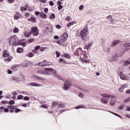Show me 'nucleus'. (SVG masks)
Masks as SVG:
<instances>
[{"mask_svg": "<svg viewBox=\"0 0 130 130\" xmlns=\"http://www.w3.org/2000/svg\"><path fill=\"white\" fill-rule=\"evenodd\" d=\"M78 95L80 98H83V97H84V94L82 93H79Z\"/></svg>", "mask_w": 130, "mask_h": 130, "instance_id": "54", "label": "nucleus"}, {"mask_svg": "<svg viewBox=\"0 0 130 130\" xmlns=\"http://www.w3.org/2000/svg\"><path fill=\"white\" fill-rule=\"evenodd\" d=\"M64 87H63V89L65 90L66 91L69 90L70 89V87L72 86V83L69 80H66L65 81V83H64Z\"/></svg>", "mask_w": 130, "mask_h": 130, "instance_id": "8", "label": "nucleus"}, {"mask_svg": "<svg viewBox=\"0 0 130 130\" xmlns=\"http://www.w3.org/2000/svg\"><path fill=\"white\" fill-rule=\"evenodd\" d=\"M25 37H30V35H32V32L31 31H25L24 33Z\"/></svg>", "mask_w": 130, "mask_h": 130, "instance_id": "18", "label": "nucleus"}, {"mask_svg": "<svg viewBox=\"0 0 130 130\" xmlns=\"http://www.w3.org/2000/svg\"><path fill=\"white\" fill-rule=\"evenodd\" d=\"M22 67H29V64L28 63V62L25 61L22 63Z\"/></svg>", "mask_w": 130, "mask_h": 130, "instance_id": "30", "label": "nucleus"}, {"mask_svg": "<svg viewBox=\"0 0 130 130\" xmlns=\"http://www.w3.org/2000/svg\"><path fill=\"white\" fill-rule=\"evenodd\" d=\"M18 40L19 38L16 36L10 37L9 39V43L10 45H18Z\"/></svg>", "mask_w": 130, "mask_h": 130, "instance_id": "5", "label": "nucleus"}, {"mask_svg": "<svg viewBox=\"0 0 130 130\" xmlns=\"http://www.w3.org/2000/svg\"><path fill=\"white\" fill-rule=\"evenodd\" d=\"M108 99L101 98V101L103 103H104V104H107V103H108Z\"/></svg>", "mask_w": 130, "mask_h": 130, "instance_id": "22", "label": "nucleus"}, {"mask_svg": "<svg viewBox=\"0 0 130 130\" xmlns=\"http://www.w3.org/2000/svg\"><path fill=\"white\" fill-rule=\"evenodd\" d=\"M29 21H30V22H32V23H35V22H36V19L34 17H31L29 19Z\"/></svg>", "mask_w": 130, "mask_h": 130, "instance_id": "33", "label": "nucleus"}, {"mask_svg": "<svg viewBox=\"0 0 130 130\" xmlns=\"http://www.w3.org/2000/svg\"><path fill=\"white\" fill-rule=\"evenodd\" d=\"M22 99H23V95H19L17 96V99H18V100H20Z\"/></svg>", "mask_w": 130, "mask_h": 130, "instance_id": "49", "label": "nucleus"}, {"mask_svg": "<svg viewBox=\"0 0 130 130\" xmlns=\"http://www.w3.org/2000/svg\"><path fill=\"white\" fill-rule=\"evenodd\" d=\"M74 24H77V21H74L71 22H69L67 24V26L70 27L72 26V25H74Z\"/></svg>", "mask_w": 130, "mask_h": 130, "instance_id": "21", "label": "nucleus"}, {"mask_svg": "<svg viewBox=\"0 0 130 130\" xmlns=\"http://www.w3.org/2000/svg\"><path fill=\"white\" fill-rule=\"evenodd\" d=\"M125 110H126V111H130V106L126 107Z\"/></svg>", "mask_w": 130, "mask_h": 130, "instance_id": "60", "label": "nucleus"}, {"mask_svg": "<svg viewBox=\"0 0 130 130\" xmlns=\"http://www.w3.org/2000/svg\"><path fill=\"white\" fill-rule=\"evenodd\" d=\"M21 17V15L20 14V13L17 12L16 14L14 16V18L15 20H19Z\"/></svg>", "mask_w": 130, "mask_h": 130, "instance_id": "16", "label": "nucleus"}, {"mask_svg": "<svg viewBox=\"0 0 130 130\" xmlns=\"http://www.w3.org/2000/svg\"><path fill=\"white\" fill-rule=\"evenodd\" d=\"M66 105L63 104H60L58 106V108H63Z\"/></svg>", "mask_w": 130, "mask_h": 130, "instance_id": "41", "label": "nucleus"}, {"mask_svg": "<svg viewBox=\"0 0 130 130\" xmlns=\"http://www.w3.org/2000/svg\"><path fill=\"white\" fill-rule=\"evenodd\" d=\"M63 56L66 58H71V56H70V54H64Z\"/></svg>", "mask_w": 130, "mask_h": 130, "instance_id": "35", "label": "nucleus"}, {"mask_svg": "<svg viewBox=\"0 0 130 130\" xmlns=\"http://www.w3.org/2000/svg\"><path fill=\"white\" fill-rule=\"evenodd\" d=\"M119 42H120V41H119V40L114 41L111 45V47H113L115 46V45H117V44H118V43H119Z\"/></svg>", "mask_w": 130, "mask_h": 130, "instance_id": "13", "label": "nucleus"}, {"mask_svg": "<svg viewBox=\"0 0 130 130\" xmlns=\"http://www.w3.org/2000/svg\"><path fill=\"white\" fill-rule=\"evenodd\" d=\"M3 56L5 58L9 57L10 56L9 51H7V50H5L3 52Z\"/></svg>", "mask_w": 130, "mask_h": 130, "instance_id": "12", "label": "nucleus"}, {"mask_svg": "<svg viewBox=\"0 0 130 130\" xmlns=\"http://www.w3.org/2000/svg\"><path fill=\"white\" fill-rule=\"evenodd\" d=\"M20 45H22V46H26V45H27V43H26V42H23V43H21L20 42Z\"/></svg>", "mask_w": 130, "mask_h": 130, "instance_id": "50", "label": "nucleus"}, {"mask_svg": "<svg viewBox=\"0 0 130 130\" xmlns=\"http://www.w3.org/2000/svg\"><path fill=\"white\" fill-rule=\"evenodd\" d=\"M12 81H17L18 82L21 81V79H20V78L17 77V76H13L12 78Z\"/></svg>", "mask_w": 130, "mask_h": 130, "instance_id": "23", "label": "nucleus"}, {"mask_svg": "<svg viewBox=\"0 0 130 130\" xmlns=\"http://www.w3.org/2000/svg\"><path fill=\"white\" fill-rule=\"evenodd\" d=\"M40 16L41 18H42V19H46V18H47V16L46 15V14H45V13L43 12H41L40 14Z\"/></svg>", "mask_w": 130, "mask_h": 130, "instance_id": "20", "label": "nucleus"}, {"mask_svg": "<svg viewBox=\"0 0 130 130\" xmlns=\"http://www.w3.org/2000/svg\"><path fill=\"white\" fill-rule=\"evenodd\" d=\"M117 55H114L112 57V59H110V61H111V62H112V61H116V60H117Z\"/></svg>", "mask_w": 130, "mask_h": 130, "instance_id": "14", "label": "nucleus"}, {"mask_svg": "<svg viewBox=\"0 0 130 130\" xmlns=\"http://www.w3.org/2000/svg\"><path fill=\"white\" fill-rule=\"evenodd\" d=\"M20 111H21V109H16L15 110V113H18V112H20Z\"/></svg>", "mask_w": 130, "mask_h": 130, "instance_id": "56", "label": "nucleus"}, {"mask_svg": "<svg viewBox=\"0 0 130 130\" xmlns=\"http://www.w3.org/2000/svg\"><path fill=\"white\" fill-rule=\"evenodd\" d=\"M103 51L104 52H105V53H107V54H108V53H109V52H110V48L105 47L103 49Z\"/></svg>", "mask_w": 130, "mask_h": 130, "instance_id": "17", "label": "nucleus"}, {"mask_svg": "<svg viewBox=\"0 0 130 130\" xmlns=\"http://www.w3.org/2000/svg\"><path fill=\"white\" fill-rule=\"evenodd\" d=\"M68 37L69 36L68 35V34H63V35L60 38V40L57 41L56 43H57V44H59V45H64L66 41L68 40Z\"/></svg>", "mask_w": 130, "mask_h": 130, "instance_id": "4", "label": "nucleus"}, {"mask_svg": "<svg viewBox=\"0 0 130 130\" xmlns=\"http://www.w3.org/2000/svg\"><path fill=\"white\" fill-rule=\"evenodd\" d=\"M38 66L40 67H46V61L44 60L43 62H39Z\"/></svg>", "mask_w": 130, "mask_h": 130, "instance_id": "19", "label": "nucleus"}, {"mask_svg": "<svg viewBox=\"0 0 130 130\" xmlns=\"http://www.w3.org/2000/svg\"><path fill=\"white\" fill-rule=\"evenodd\" d=\"M55 27L57 29H60V28H61V26H60V25L59 24L56 25Z\"/></svg>", "mask_w": 130, "mask_h": 130, "instance_id": "62", "label": "nucleus"}, {"mask_svg": "<svg viewBox=\"0 0 130 130\" xmlns=\"http://www.w3.org/2000/svg\"><path fill=\"white\" fill-rule=\"evenodd\" d=\"M101 96L104 97V98H111V100L110 101V105H111V106H114V105H115L116 100H115L114 96L106 93H102L101 94Z\"/></svg>", "mask_w": 130, "mask_h": 130, "instance_id": "3", "label": "nucleus"}, {"mask_svg": "<svg viewBox=\"0 0 130 130\" xmlns=\"http://www.w3.org/2000/svg\"><path fill=\"white\" fill-rule=\"evenodd\" d=\"M51 73L56 74V72L54 71L52 68L45 69L44 75H45L46 76H49V75H51Z\"/></svg>", "mask_w": 130, "mask_h": 130, "instance_id": "6", "label": "nucleus"}, {"mask_svg": "<svg viewBox=\"0 0 130 130\" xmlns=\"http://www.w3.org/2000/svg\"><path fill=\"white\" fill-rule=\"evenodd\" d=\"M125 88H127V84H125L121 85L120 87L118 89L119 92H123Z\"/></svg>", "mask_w": 130, "mask_h": 130, "instance_id": "11", "label": "nucleus"}, {"mask_svg": "<svg viewBox=\"0 0 130 130\" xmlns=\"http://www.w3.org/2000/svg\"><path fill=\"white\" fill-rule=\"evenodd\" d=\"M84 9V6L83 5H80L79 7V10H80V11H82V10H83Z\"/></svg>", "mask_w": 130, "mask_h": 130, "instance_id": "48", "label": "nucleus"}, {"mask_svg": "<svg viewBox=\"0 0 130 130\" xmlns=\"http://www.w3.org/2000/svg\"><path fill=\"white\" fill-rule=\"evenodd\" d=\"M31 79L33 80H40V77L37 75H32L31 76Z\"/></svg>", "mask_w": 130, "mask_h": 130, "instance_id": "26", "label": "nucleus"}, {"mask_svg": "<svg viewBox=\"0 0 130 130\" xmlns=\"http://www.w3.org/2000/svg\"><path fill=\"white\" fill-rule=\"evenodd\" d=\"M88 34H89V30H88V27H85L80 32L79 36H80L82 40H87V36H88Z\"/></svg>", "mask_w": 130, "mask_h": 130, "instance_id": "2", "label": "nucleus"}, {"mask_svg": "<svg viewBox=\"0 0 130 130\" xmlns=\"http://www.w3.org/2000/svg\"><path fill=\"white\" fill-rule=\"evenodd\" d=\"M8 57V59H5V61H7H7H11V60H12V59L13 58V57H12V56H10Z\"/></svg>", "mask_w": 130, "mask_h": 130, "instance_id": "34", "label": "nucleus"}, {"mask_svg": "<svg viewBox=\"0 0 130 130\" xmlns=\"http://www.w3.org/2000/svg\"><path fill=\"white\" fill-rule=\"evenodd\" d=\"M42 108H45L46 109H47V108H48V106H47V105H42Z\"/></svg>", "mask_w": 130, "mask_h": 130, "instance_id": "51", "label": "nucleus"}, {"mask_svg": "<svg viewBox=\"0 0 130 130\" xmlns=\"http://www.w3.org/2000/svg\"><path fill=\"white\" fill-rule=\"evenodd\" d=\"M31 32L34 36H38V35L39 34V30H38V28L36 26L31 28Z\"/></svg>", "mask_w": 130, "mask_h": 130, "instance_id": "9", "label": "nucleus"}, {"mask_svg": "<svg viewBox=\"0 0 130 130\" xmlns=\"http://www.w3.org/2000/svg\"><path fill=\"white\" fill-rule=\"evenodd\" d=\"M28 9V6L25 5L24 7H21L20 10L22 12H25V11H26Z\"/></svg>", "mask_w": 130, "mask_h": 130, "instance_id": "24", "label": "nucleus"}, {"mask_svg": "<svg viewBox=\"0 0 130 130\" xmlns=\"http://www.w3.org/2000/svg\"><path fill=\"white\" fill-rule=\"evenodd\" d=\"M19 68V66L18 65H14L12 67V70L13 71V72H15V71H17Z\"/></svg>", "mask_w": 130, "mask_h": 130, "instance_id": "27", "label": "nucleus"}, {"mask_svg": "<svg viewBox=\"0 0 130 130\" xmlns=\"http://www.w3.org/2000/svg\"><path fill=\"white\" fill-rule=\"evenodd\" d=\"M119 76L121 80H123L124 81H130V78L128 76H126L122 72L119 73Z\"/></svg>", "mask_w": 130, "mask_h": 130, "instance_id": "7", "label": "nucleus"}, {"mask_svg": "<svg viewBox=\"0 0 130 130\" xmlns=\"http://www.w3.org/2000/svg\"><path fill=\"white\" fill-rule=\"evenodd\" d=\"M56 57H59V56L60 55V53H59V52H58L57 51H56Z\"/></svg>", "mask_w": 130, "mask_h": 130, "instance_id": "47", "label": "nucleus"}, {"mask_svg": "<svg viewBox=\"0 0 130 130\" xmlns=\"http://www.w3.org/2000/svg\"><path fill=\"white\" fill-rule=\"evenodd\" d=\"M9 108H10L11 109H16V108H17L18 107L17 106H8Z\"/></svg>", "mask_w": 130, "mask_h": 130, "instance_id": "39", "label": "nucleus"}, {"mask_svg": "<svg viewBox=\"0 0 130 130\" xmlns=\"http://www.w3.org/2000/svg\"><path fill=\"white\" fill-rule=\"evenodd\" d=\"M125 47H130V43H128L124 45Z\"/></svg>", "mask_w": 130, "mask_h": 130, "instance_id": "59", "label": "nucleus"}, {"mask_svg": "<svg viewBox=\"0 0 130 130\" xmlns=\"http://www.w3.org/2000/svg\"><path fill=\"white\" fill-rule=\"evenodd\" d=\"M23 100L25 101H29L30 100V98H29V96H25L24 98H23Z\"/></svg>", "mask_w": 130, "mask_h": 130, "instance_id": "38", "label": "nucleus"}, {"mask_svg": "<svg viewBox=\"0 0 130 130\" xmlns=\"http://www.w3.org/2000/svg\"><path fill=\"white\" fill-rule=\"evenodd\" d=\"M26 56H28V57H33V56H34V53L32 52L29 53V54H26Z\"/></svg>", "mask_w": 130, "mask_h": 130, "instance_id": "31", "label": "nucleus"}, {"mask_svg": "<svg viewBox=\"0 0 130 130\" xmlns=\"http://www.w3.org/2000/svg\"><path fill=\"white\" fill-rule=\"evenodd\" d=\"M59 62H63V63H66V60H63V59L62 58H60L59 59Z\"/></svg>", "mask_w": 130, "mask_h": 130, "instance_id": "40", "label": "nucleus"}, {"mask_svg": "<svg viewBox=\"0 0 130 130\" xmlns=\"http://www.w3.org/2000/svg\"><path fill=\"white\" fill-rule=\"evenodd\" d=\"M19 28H18V27H15L13 29V33H19Z\"/></svg>", "mask_w": 130, "mask_h": 130, "instance_id": "28", "label": "nucleus"}, {"mask_svg": "<svg viewBox=\"0 0 130 130\" xmlns=\"http://www.w3.org/2000/svg\"><path fill=\"white\" fill-rule=\"evenodd\" d=\"M8 104H10V105H13V104H15V101L11 100L8 102Z\"/></svg>", "mask_w": 130, "mask_h": 130, "instance_id": "37", "label": "nucleus"}, {"mask_svg": "<svg viewBox=\"0 0 130 130\" xmlns=\"http://www.w3.org/2000/svg\"><path fill=\"white\" fill-rule=\"evenodd\" d=\"M33 52H34V53L36 54H38V53H39L38 50H34Z\"/></svg>", "mask_w": 130, "mask_h": 130, "instance_id": "63", "label": "nucleus"}, {"mask_svg": "<svg viewBox=\"0 0 130 130\" xmlns=\"http://www.w3.org/2000/svg\"><path fill=\"white\" fill-rule=\"evenodd\" d=\"M40 46H37L35 48V50H38L39 49H40Z\"/></svg>", "mask_w": 130, "mask_h": 130, "instance_id": "61", "label": "nucleus"}, {"mask_svg": "<svg viewBox=\"0 0 130 130\" xmlns=\"http://www.w3.org/2000/svg\"><path fill=\"white\" fill-rule=\"evenodd\" d=\"M124 108V106L121 105L118 107V109H120V110H122V109H123Z\"/></svg>", "mask_w": 130, "mask_h": 130, "instance_id": "57", "label": "nucleus"}, {"mask_svg": "<svg viewBox=\"0 0 130 130\" xmlns=\"http://www.w3.org/2000/svg\"><path fill=\"white\" fill-rule=\"evenodd\" d=\"M54 18H55V14L52 13L50 16V19H54Z\"/></svg>", "mask_w": 130, "mask_h": 130, "instance_id": "43", "label": "nucleus"}, {"mask_svg": "<svg viewBox=\"0 0 130 130\" xmlns=\"http://www.w3.org/2000/svg\"><path fill=\"white\" fill-rule=\"evenodd\" d=\"M57 104H58L57 102H54L52 103V106L53 107H54L55 106H56V105H57Z\"/></svg>", "mask_w": 130, "mask_h": 130, "instance_id": "44", "label": "nucleus"}, {"mask_svg": "<svg viewBox=\"0 0 130 130\" xmlns=\"http://www.w3.org/2000/svg\"><path fill=\"white\" fill-rule=\"evenodd\" d=\"M8 73L9 74V75H12L13 74V71L11 70H8Z\"/></svg>", "mask_w": 130, "mask_h": 130, "instance_id": "64", "label": "nucleus"}, {"mask_svg": "<svg viewBox=\"0 0 130 130\" xmlns=\"http://www.w3.org/2000/svg\"><path fill=\"white\" fill-rule=\"evenodd\" d=\"M44 11L46 14H47V13H48V8H44Z\"/></svg>", "mask_w": 130, "mask_h": 130, "instance_id": "53", "label": "nucleus"}, {"mask_svg": "<svg viewBox=\"0 0 130 130\" xmlns=\"http://www.w3.org/2000/svg\"><path fill=\"white\" fill-rule=\"evenodd\" d=\"M2 103L3 104H9V102H8L7 101H2Z\"/></svg>", "mask_w": 130, "mask_h": 130, "instance_id": "52", "label": "nucleus"}, {"mask_svg": "<svg viewBox=\"0 0 130 130\" xmlns=\"http://www.w3.org/2000/svg\"><path fill=\"white\" fill-rule=\"evenodd\" d=\"M46 67L47 66H52V63L50 62H47L46 61Z\"/></svg>", "mask_w": 130, "mask_h": 130, "instance_id": "58", "label": "nucleus"}, {"mask_svg": "<svg viewBox=\"0 0 130 130\" xmlns=\"http://www.w3.org/2000/svg\"><path fill=\"white\" fill-rule=\"evenodd\" d=\"M29 86H32V87H41V84H38L36 82H30L28 83Z\"/></svg>", "mask_w": 130, "mask_h": 130, "instance_id": "10", "label": "nucleus"}, {"mask_svg": "<svg viewBox=\"0 0 130 130\" xmlns=\"http://www.w3.org/2000/svg\"><path fill=\"white\" fill-rule=\"evenodd\" d=\"M34 42V39H29L28 40V42L29 43H32V42Z\"/></svg>", "mask_w": 130, "mask_h": 130, "instance_id": "55", "label": "nucleus"}, {"mask_svg": "<svg viewBox=\"0 0 130 130\" xmlns=\"http://www.w3.org/2000/svg\"><path fill=\"white\" fill-rule=\"evenodd\" d=\"M66 21H68L69 22H70V21H71V17L70 16H67L66 18H65Z\"/></svg>", "mask_w": 130, "mask_h": 130, "instance_id": "45", "label": "nucleus"}, {"mask_svg": "<svg viewBox=\"0 0 130 130\" xmlns=\"http://www.w3.org/2000/svg\"><path fill=\"white\" fill-rule=\"evenodd\" d=\"M130 64V62L128 60L125 61L123 64V67H126V66H128Z\"/></svg>", "mask_w": 130, "mask_h": 130, "instance_id": "29", "label": "nucleus"}, {"mask_svg": "<svg viewBox=\"0 0 130 130\" xmlns=\"http://www.w3.org/2000/svg\"><path fill=\"white\" fill-rule=\"evenodd\" d=\"M45 70H39L38 71V73H39L40 75H44Z\"/></svg>", "mask_w": 130, "mask_h": 130, "instance_id": "32", "label": "nucleus"}, {"mask_svg": "<svg viewBox=\"0 0 130 130\" xmlns=\"http://www.w3.org/2000/svg\"><path fill=\"white\" fill-rule=\"evenodd\" d=\"M74 55L80 57L82 62L89 63L90 60L88 59V55L86 52L83 51L81 48H78L74 52Z\"/></svg>", "mask_w": 130, "mask_h": 130, "instance_id": "1", "label": "nucleus"}, {"mask_svg": "<svg viewBox=\"0 0 130 130\" xmlns=\"http://www.w3.org/2000/svg\"><path fill=\"white\" fill-rule=\"evenodd\" d=\"M46 49H47V47H41L40 51H45V50H46Z\"/></svg>", "mask_w": 130, "mask_h": 130, "instance_id": "36", "label": "nucleus"}, {"mask_svg": "<svg viewBox=\"0 0 130 130\" xmlns=\"http://www.w3.org/2000/svg\"><path fill=\"white\" fill-rule=\"evenodd\" d=\"M17 52L18 53H22V52H24V50L22 48H18L17 49Z\"/></svg>", "mask_w": 130, "mask_h": 130, "instance_id": "25", "label": "nucleus"}, {"mask_svg": "<svg viewBox=\"0 0 130 130\" xmlns=\"http://www.w3.org/2000/svg\"><path fill=\"white\" fill-rule=\"evenodd\" d=\"M124 102L125 103H127V102H130V97L128 98L127 99H125Z\"/></svg>", "mask_w": 130, "mask_h": 130, "instance_id": "42", "label": "nucleus"}, {"mask_svg": "<svg viewBox=\"0 0 130 130\" xmlns=\"http://www.w3.org/2000/svg\"><path fill=\"white\" fill-rule=\"evenodd\" d=\"M81 91H83V92H86V93H89V90H85L84 88H80Z\"/></svg>", "mask_w": 130, "mask_h": 130, "instance_id": "46", "label": "nucleus"}, {"mask_svg": "<svg viewBox=\"0 0 130 130\" xmlns=\"http://www.w3.org/2000/svg\"><path fill=\"white\" fill-rule=\"evenodd\" d=\"M91 46H92V44L91 43H88L84 46V49H86V50H89Z\"/></svg>", "mask_w": 130, "mask_h": 130, "instance_id": "15", "label": "nucleus"}]
</instances>
